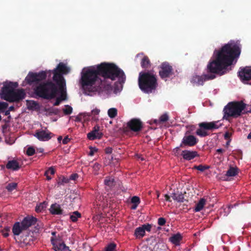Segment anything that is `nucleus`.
<instances>
[{
	"instance_id": "12",
	"label": "nucleus",
	"mask_w": 251,
	"mask_h": 251,
	"mask_svg": "<svg viewBox=\"0 0 251 251\" xmlns=\"http://www.w3.org/2000/svg\"><path fill=\"white\" fill-rule=\"evenodd\" d=\"M127 127L134 132H138L142 129L143 124L139 119H132L127 123Z\"/></svg>"
},
{
	"instance_id": "31",
	"label": "nucleus",
	"mask_w": 251,
	"mask_h": 251,
	"mask_svg": "<svg viewBox=\"0 0 251 251\" xmlns=\"http://www.w3.org/2000/svg\"><path fill=\"white\" fill-rule=\"evenodd\" d=\"M81 216V215L80 213H79L77 211H75L72 213L70 214V219L73 222H76L78 218H80Z\"/></svg>"
},
{
	"instance_id": "62",
	"label": "nucleus",
	"mask_w": 251,
	"mask_h": 251,
	"mask_svg": "<svg viewBox=\"0 0 251 251\" xmlns=\"http://www.w3.org/2000/svg\"><path fill=\"white\" fill-rule=\"evenodd\" d=\"M11 83H12V86H13L14 89V87H16L18 86V83L17 82H15V83L11 82Z\"/></svg>"
},
{
	"instance_id": "34",
	"label": "nucleus",
	"mask_w": 251,
	"mask_h": 251,
	"mask_svg": "<svg viewBox=\"0 0 251 251\" xmlns=\"http://www.w3.org/2000/svg\"><path fill=\"white\" fill-rule=\"evenodd\" d=\"M36 240V238L32 236H27L24 239V243L28 245H31L34 243V241Z\"/></svg>"
},
{
	"instance_id": "49",
	"label": "nucleus",
	"mask_w": 251,
	"mask_h": 251,
	"mask_svg": "<svg viewBox=\"0 0 251 251\" xmlns=\"http://www.w3.org/2000/svg\"><path fill=\"white\" fill-rule=\"evenodd\" d=\"M8 103L5 102H0V110L6 109L8 107Z\"/></svg>"
},
{
	"instance_id": "20",
	"label": "nucleus",
	"mask_w": 251,
	"mask_h": 251,
	"mask_svg": "<svg viewBox=\"0 0 251 251\" xmlns=\"http://www.w3.org/2000/svg\"><path fill=\"white\" fill-rule=\"evenodd\" d=\"M6 167L8 169L17 171L20 168V166L17 161L15 160H12L8 161L7 164L6 165Z\"/></svg>"
},
{
	"instance_id": "15",
	"label": "nucleus",
	"mask_w": 251,
	"mask_h": 251,
	"mask_svg": "<svg viewBox=\"0 0 251 251\" xmlns=\"http://www.w3.org/2000/svg\"><path fill=\"white\" fill-rule=\"evenodd\" d=\"M37 221V219L32 216H27L25 217L21 222V225L23 229H27L31 226L35 225Z\"/></svg>"
},
{
	"instance_id": "43",
	"label": "nucleus",
	"mask_w": 251,
	"mask_h": 251,
	"mask_svg": "<svg viewBox=\"0 0 251 251\" xmlns=\"http://www.w3.org/2000/svg\"><path fill=\"white\" fill-rule=\"evenodd\" d=\"M10 231L9 227H6L3 229L1 230V232L4 237H7L9 236L8 232Z\"/></svg>"
},
{
	"instance_id": "28",
	"label": "nucleus",
	"mask_w": 251,
	"mask_h": 251,
	"mask_svg": "<svg viewBox=\"0 0 251 251\" xmlns=\"http://www.w3.org/2000/svg\"><path fill=\"white\" fill-rule=\"evenodd\" d=\"M172 198L177 202H182L184 201V195L182 193H175L172 194Z\"/></svg>"
},
{
	"instance_id": "44",
	"label": "nucleus",
	"mask_w": 251,
	"mask_h": 251,
	"mask_svg": "<svg viewBox=\"0 0 251 251\" xmlns=\"http://www.w3.org/2000/svg\"><path fill=\"white\" fill-rule=\"evenodd\" d=\"M132 203L139 204L140 203V199L138 196H133L131 199Z\"/></svg>"
},
{
	"instance_id": "26",
	"label": "nucleus",
	"mask_w": 251,
	"mask_h": 251,
	"mask_svg": "<svg viewBox=\"0 0 251 251\" xmlns=\"http://www.w3.org/2000/svg\"><path fill=\"white\" fill-rule=\"evenodd\" d=\"M141 66L144 69H148L151 66V62L147 56H145L141 62Z\"/></svg>"
},
{
	"instance_id": "64",
	"label": "nucleus",
	"mask_w": 251,
	"mask_h": 251,
	"mask_svg": "<svg viewBox=\"0 0 251 251\" xmlns=\"http://www.w3.org/2000/svg\"><path fill=\"white\" fill-rule=\"evenodd\" d=\"M247 138L248 139H251V132L249 134V135H248L247 136Z\"/></svg>"
},
{
	"instance_id": "16",
	"label": "nucleus",
	"mask_w": 251,
	"mask_h": 251,
	"mask_svg": "<svg viewBox=\"0 0 251 251\" xmlns=\"http://www.w3.org/2000/svg\"><path fill=\"white\" fill-rule=\"evenodd\" d=\"M218 121H214L211 122H202L199 124L200 127L204 128L206 130H213L218 129L221 126V125L218 126L217 125Z\"/></svg>"
},
{
	"instance_id": "54",
	"label": "nucleus",
	"mask_w": 251,
	"mask_h": 251,
	"mask_svg": "<svg viewBox=\"0 0 251 251\" xmlns=\"http://www.w3.org/2000/svg\"><path fill=\"white\" fill-rule=\"evenodd\" d=\"M112 152V149L110 147H107L105 149V152L106 154H110Z\"/></svg>"
},
{
	"instance_id": "61",
	"label": "nucleus",
	"mask_w": 251,
	"mask_h": 251,
	"mask_svg": "<svg viewBox=\"0 0 251 251\" xmlns=\"http://www.w3.org/2000/svg\"><path fill=\"white\" fill-rule=\"evenodd\" d=\"M14 109H15V108H14V106H11L8 108V110L9 111H13V110H14Z\"/></svg>"
},
{
	"instance_id": "14",
	"label": "nucleus",
	"mask_w": 251,
	"mask_h": 251,
	"mask_svg": "<svg viewBox=\"0 0 251 251\" xmlns=\"http://www.w3.org/2000/svg\"><path fill=\"white\" fill-rule=\"evenodd\" d=\"M69 71V69L65 65V64L62 62L59 63L58 64L57 68L53 71V78L56 75H60L62 76H63V74H66L68 73Z\"/></svg>"
},
{
	"instance_id": "18",
	"label": "nucleus",
	"mask_w": 251,
	"mask_h": 251,
	"mask_svg": "<svg viewBox=\"0 0 251 251\" xmlns=\"http://www.w3.org/2000/svg\"><path fill=\"white\" fill-rule=\"evenodd\" d=\"M181 155L184 160L187 161H190L196 157L199 156V154L197 151L189 150L183 151L181 153Z\"/></svg>"
},
{
	"instance_id": "6",
	"label": "nucleus",
	"mask_w": 251,
	"mask_h": 251,
	"mask_svg": "<svg viewBox=\"0 0 251 251\" xmlns=\"http://www.w3.org/2000/svg\"><path fill=\"white\" fill-rule=\"evenodd\" d=\"M246 105L242 100L228 102L224 108L223 118L226 120H229L230 117L233 118L239 117L242 115Z\"/></svg>"
},
{
	"instance_id": "46",
	"label": "nucleus",
	"mask_w": 251,
	"mask_h": 251,
	"mask_svg": "<svg viewBox=\"0 0 251 251\" xmlns=\"http://www.w3.org/2000/svg\"><path fill=\"white\" fill-rule=\"evenodd\" d=\"M90 151L88 153L89 155L93 156L98 151V149L95 147H90Z\"/></svg>"
},
{
	"instance_id": "55",
	"label": "nucleus",
	"mask_w": 251,
	"mask_h": 251,
	"mask_svg": "<svg viewBox=\"0 0 251 251\" xmlns=\"http://www.w3.org/2000/svg\"><path fill=\"white\" fill-rule=\"evenodd\" d=\"M181 147H177L174 150V154L176 156H177L180 151V148Z\"/></svg>"
},
{
	"instance_id": "19",
	"label": "nucleus",
	"mask_w": 251,
	"mask_h": 251,
	"mask_svg": "<svg viewBox=\"0 0 251 251\" xmlns=\"http://www.w3.org/2000/svg\"><path fill=\"white\" fill-rule=\"evenodd\" d=\"M50 211L53 215H61L63 213V210L61 208L60 205L57 203L51 205Z\"/></svg>"
},
{
	"instance_id": "51",
	"label": "nucleus",
	"mask_w": 251,
	"mask_h": 251,
	"mask_svg": "<svg viewBox=\"0 0 251 251\" xmlns=\"http://www.w3.org/2000/svg\"><path fill=\"white\" fill-rule=\"evenodd\" d=\"M78 175L77 174H72L70 176L69 179L75 180L77 178H78Z\"/></svg>"
},
{
	"instance_id": "63",
	"label": "nucleus",
	"mask_w": 251,
	"mask_h": 251,
	"mask_svg": "<svg viewBox=\"0 0 251 251\" xmlns=\"http://www.w3.org/2000/svg\"><path fill=\"white\" fill-rule=\"evenodd\" d=\"M62 137L61 136H59L58 138H57V140L58 142H60V141L62 140Z\"/></svg>"
},
{
	"instance_id": "53",
	"label": "nucleus",
	"mask_w": 251,
	"mask_h": 251,
	"mask_svg": "<svg viewBox=\"0 0 251 251\" xmlns=\"http://www.w3.org/2000/svg\"><path fill=\"white\" fill-rule=\"evenodd\" d=\"M62 101L61 99L59 97L57 98L55 102L53 104L54 106H58L60 104V102Z\"/></svg>"
},
{
	"instance_id": "1",
	"label": "nucleus",
	"mask_w": 251,
	"mask_h": 251,
	"mask_svg": "<svg viewBox=\"0 0 251 251\" xmlns=\"http://www.w3.org/2000/svg\"><path fill=\"white\" fill-rule=\"evenodd\" d=\"M118 78L120 83L125 82L126 75L122 70L113 63L103 62L84 70L81 73L80 83L83 88L90 87L93 91L109 93L112 90L111 82Z\"/></svg>"
},
{
	"instance_id": "35",
	"label": "nucleus",
	"mask_w": 251,
	"mask_h": 251,
	"mask_svg": "<svg viewBox=\"0 0 251 251\" xmlns=\"http://www.w3.org/2000/svg\"><path fill=\"white\" fill-rule=\"evenodd\" d=\"M65 115H70L73 112V108L69 105H65V108L62 109Z\"/></svg>"
},
{
	"instance_id": "36",
	"label": "nucleus",
	"mask_w": 251,
	"mask_h": 251,
	"mask_svg": "<svg viewBox=\"0 0 251 251\" xmlns=\"http://www.w3.org/2000/svg\"><path fill=\"white\" fill-rule=\"evenodd\" d=\"M116 245L114 243L108 244L105 248L104 251H116Z\"/></svg>"
},
{
	"instance_id": "24",
	"label": "nucleus",
	"mask_w": 251,
	"mask_h": 251,
	"mask_svg": "<svg viewBox=\"0 0 251 251\" xmlns=\"http://www.w3.org/2000/svg\"><path fill=\"white\" fill-rule=\"evenodd\" d=\"M182 237L181 235L178 233L171 237L170 240L173 244L177 245L179 244V243L182 240Z\"/></svg>"
},
{
	"instance_id": "56",
	"label": "nucleus",
	"mask_w": 251,
	"mask_h": 251,
	"mask_svg": "<svg viewBox=\"0 0 251 251\" xmlns=\"http://www.w3.org/2000/svg\"><path fill=\"white\" fill-rule=\"evenodd\" d=\"M249 113H251V109H248L246 107V109L243 110L242 114H248Z\"/></svg>"
},
{
	"instance_id": "33",
	"label": "nucleus",
	"mask_w": 251,
	"mask_h": 251,
	"mask_svg": "<svg viewBox=\"0 0 251 251\" xmlns=\"http://www.w3.org/2000/svg\"><path fill=\"white\" fill-rule=\"evenodd\" d=\"M107 113L110 118H114L117 116L118 111L115 108H111L108 109Z\"/></svg>"
},
{
	"instance_id": "4",
	"label": "nucleus",
	"mask_w": 251,
	"mask_h": 251,
	"mask_svg": "<svg viewBox=\"0 0 251 251\" xmlns=\"http://www.w3.org/2000/svg\"><path fill=\"white\" fill-rule=\"evenodd\" d=\"M138 85L144 93L155 92L158 87L157 75L152 71L141 72L138 77Z\"/></svg>"
},
{
	"instance_id": "27",
	"label": "nucleus",
	"mask_w": 251,
	"mask_h": 251,
	"mask_svg": "<svg viewBox=\"0 0 251 251\" xmlns=\"http://www.w3.org/2000/svg\"><path fill=\"white\" fill-rule=\"evenodd\" d=\"M104 184L105 185L111 188L115 185L116 182L113 177L109 176L105 177L104 179Z\"/></svg>"
},
{
	"instance_id": "9",
	"label": "nucleus",
	"mask_w": 251,
	"mask_h": 251,
	"mask_svg": "<svg viewBox=\"0 0 251 251\" xmlns=\"http://www.w3.org/2000/svg\"><path fill=\"white\" fill-rule=\"evenodd\" d=\"M50 241L53 246V249L55 251H66L67 250L71 251L69 247L66 246L64 243L61 236L58 235L57 237H51Z\"/></svg>"
},
{
	"instance_id": "39",
	"label": "nucleus",
	"mask_w": 251,
	"mask_h": 251,
	"mask_svg": "<svg viewBox=\"0 0 251 251\" xmlns=\"http://www.w3.org/2000/svg\"><path fill=\"white\" fill-rule=\"evenodd\" d=\"M17 186V184L16 183H9L6 186V188L8 191L11 192L13 190H14V189H15L16 188Z\"/></svg>"
},
{
	"instance_id": "3",
	"label": "nucleus",
	"mask_w": 251,
	"mask_h": 251,
	"mask_svg": "<svg viewBox=\"0 0 251 251\" xmlns=\"http://www.w3.org/2000/svg\"><path fill=\"white\" fill-rule=\"evenodd\" d=\"M54 84L51 81L42 82L33 88L34 93L38 97L45 100H51L56 97L58 93L62 100L67 99L66 81L63 76L55 75L53 78Z\"/></svg>"
},
{
	"instance_id": "32",
	"label": "nucleus",
	"mask_w": 251,
	"mask_h": 251,
	"mask_svg": "<svg viewBox=\"0 0 251 251\" xmlns=\"http://www.w3.org/2000/svg\"><path fill=\"white\" fill-rule=\"evenodd\" d=\"M196 134L200 137H205L209 135V133L204 128L200 127L196 131Z\"/></svg>"
},
{
	"instance_id": "59",
	"label": "nucleus",
	"mask_w": 251,
	"mask_h": 251,
	"mask_svg": "<svg viewBox=\"0 0 251 251\" xmlns=\"http://www.w3.org/2000/svg\"><path fill=\"white\" fill-rule=\"evenodd\" d=\"M138 205L139 204L133 203L131 207V209H133V210L136 209L137 208V207Z\"/></svg>"
},
{
	"instance_id": "40",
	"label": "nucleus",
	"mask_w": 251,
	"mask_h": 251,
	"mask_svg": "<svg viewBox=\"0 0 251 251\" xmlns=\"http://www.w3.org/2000/svg\"><path fill=\"white\" fill-rule=\"evenodd\" d=\"M233 131L232 129H230V130L227 131L225 132L224 134V138L226 140H229V142H230L231 139L230 137L232 135Z\"/></svg>"
},
{
	"instance_id": "5",
	"label": "nucleus",
	"mask_w": 251,
	"mask_h": 251,
	"mask_svg": "<svg viewBox=\"0 0 251 251\" xmlns=\"http://www.w3.org/2000/svg\"><path fill=\"white\" fill-rule=\"evenodd\" d=\"M9 83L4 85L1 89L0 95L2 99L9 102H19L25 99V93L23 89L14 90Z\"/></svg>"
},
{
	"instance_id": "23",
	"label": "nucleus",
	"mask_w": 251,
	"mask_h": 251,
	"mask_svg": "<svg viewBox=\"0 0 251 251\" xmlns=\"http://www.w3.org/2000/svg\"><path fill=\"white\" fill-rule=\"evenodd\" d=\"M27 107L29 110H37L39 108V103L34 100H26Z\"/></svg>"
},
{
	"instance_id": "25",
	"label": "nucleus",
	"mask_w": 251,
	"mask_h": 251,
	"mask_svg": "<svg viewBox=\"0 0 251 251\" xmlns=\"http://www.w3.org/2000/svg\"><path fill=\"white\" fill-rule=\"evenodd\" d=\"M206 202V200L204 198L200 199L199 201L196 204L194 210L195 212H199L201 210Z\"/></svg>"
},
{
	"instance_id": "41",
	"label": "nucleus",
	"mask_w": 251,
	"mask_h": 251,
	"mask_svg": "<svg viewBox=\"0 0 251 251\" xmlns=\"http://www.w3.org/2000/svg\"><path fill=\"white\" fill-rule=\"evenodd\" d=\"M69 181V179L68 178L63 176L59 178L58 184L59 185H63L64 183H68Z\"/></svg>"
},
{
	"instance_id": "58",
	"label": "nucleus",
	"mask_w": 251,
	"mask_h": 251,
	"mask_svg": "<svg viewBox=\"0 0 251 251\" xmlns=\"http://www.w3.org/2000/svg\"><path fill=\"white\" fill-rule=\"evenodd\" d=\"M75 122H81V116H80V115L77 116L76 117V118H75Z\"/></svg>"
},
{
	"instance_id": "37",
	"label": "nucleus",
	"mask_w": 251,
	"mask_h": 251,
	"mask_svg": "<svg viewBox=\"0 0 251 251\" xmlns=\"http://www.w3.org/2000/svg\"><path fill=\"white\" fill-rule=\"evenodd\" d=\"M47 204L45 202L40 203L39 205H37L35 207V211L37 212H41L42 210L46 208Z\"/></svg>"
},
{
	"instance_id": "13",
	"label": "nucleus",
	"mask_w": 251,
	"mask_h": 251,
	"mask_svg": "<svg viewBox=\"0 0 251 251\" xmlns=\"http://www.w3.org/2000/svg\"><path fill=\"white\" fill-rule=\"evenodd\" d=\"M100 126L98 125L95 126L92 130L87 134V138L90 140H94L96 139H100L102 136V133L100 132Z\"/></svg>"
},
{
	"instance_id": "48",
	"label": "nucleus",
	"mask_w": 251,
	"mask_h": 251,
	"mask_svg": "<svg viewBox=\"0 0 251 251\" xmlns=\"http://www.w3.org/2000/svg\"><path fill=\"white\" fill-rule=\"evenodd\" d=\"M142 226L144 228L145 231L146 230L148 232H150L151 230V226L150 224H144Z\"/></svg>"
},
{
	"instance_id": "10",
	"label": "nucleus",
	"mask_w": 251,
	"mask_h": 251,
	"mask_svg": "<svg viewBox=\"0 0 251 251\" xmlns=\"http://www.w3.org/2000/svg\"><path fill=\"white\" fill-rule=\"evenodd\" d=\"M238 74V76L243 83L251 85V67L240 68Z\"/></svg>"
},
{
	"instance_id": "29",
	"label": "nucleus",
	"mask_w": 251,
	"mask_h": 251,
	"mask_svg": "<svg viewBox=\"0 0 251 251\" xmlns=\"http://www.w3.org/2000/svg\"><path fill=\"white\" fill-rule=\"evenodd\" d=\"M238 174V169L237 168L230 167L227 171L226 174L227 176H234Z\"/></svg>"
},
{
	"instance_id": "47",
	"label": "nucleus",
	"mask_w": 251,
	"mask_h": 251,
	"mask_svg": "<svg viewBox=\"0 0 251 251\" xmlns=\"http://www.w3.org/2000/svg\"><path fill=\"white\" fill-rule=\"evenodd\" d=\"M48 111L50 113L53 114L54 115H57L58 114L59 110L57 108H50L49 109Z\"/></svg>"
},
{
	"instance_id": "52",
	"label": "nucleus",
	"mask_w": 251,
	"mask_h": 251,
	"mask_svg": "<svg viewBox=\"0 0 251 251\" xmlns=\"http://www.w3.org/2000/svg\"><path fill=\"white\" fill-rule=\"evenodd\" d=\"M70 140V138H69L68 135H67L62 140V143L64 145L67 144Z\"/></svg>"
},
{
	"instance_id": "30",
	"label": "nucleus",
	"mask_w": 251,
	"mask_h": 251,
	"mask_svg": "<svg viewBox=\"0 0 251 251\" xmlns=\"http://www.w3.org/2000/svg\"><path fill=\"white\" fill-rule=\"evenodd\" d=\"M168 120H169L168 115H167V114L165 113V114L162 115L160 117L159 119L158 120H155L154 121V122L156 124H162V123L167 122V121H168Z\"/></svg>"
},
{
	"instance_id": "50",
	"label": "nucleus",
	"mask_w": 251,
	"mask_h": 251,
	"mask_svg": "<svg viewBox=\"0 0 251 251\" xmlns=\"http://www.w3.org/2000/svg\"><path fill=\"white\" fill-rule=\"evenodd\" d=\"M55 173V170L52 167H50L49 169L46 171L45 173V175H47V174H50V175H53Z\"/></svg>"
},
{
	"instance_id": "60",
	"label": "nucleus",
	"mask_w": 251,
	"mask_h": 251,
	"mask_svg": "<svg viewBox=\"0 0 251 251\" xmlns=\"http://www.w3.org/2000/svg\"><path fill=\"white\" fill-rule=\"evenodd\" d=\"M224 151V150L222 149H218L216 151L218 152V153H222L223 152V151Z\"/></svg>"
},
{
	"instance_id": "21",
	"label": "nucleus",
	"mask_w": 251,
	"mask_h": 251,
	"mask_svg": "<svg viewBox=\"0 0 251 251\" xmlns=\"http://www.w3.org/2000/svg\"><path fill=\"white\" fill-rule=\"evenodd\" d=\"M24 230V229H23V226L19 222H16L12 228V232L15 235H20L22 231Z\"/></svg>"
},
{
	"instance_id": "7",
	"label": "nucleus",
	"mask_w": 251,
	"mask_h": 251,
	"mask_svg": "<svg viewBox=\"0 0 251 251\" xmlns=\"http://www.w3.org/2000/svg\"><path fill=\"white\" fill-rule=\"evenodd\" d=\"M47 76L46 71H41L39 73L29 72L25 77V81L29 84L35 83H38L39 82L45 80Z\"/></svg>"
},
{
	"instance_id": "8",
	"label": "nucleus",
	"mask_w": 251,
	"mask_h": 251,
	"mask_svg": "<svg viewBox=\"0 0 251 251\" xmlns=\"http://www.w3.org/2000/svg\"><path fill=\"white\" fill-rule=\"evenodd\" d=\"M190 133L191 132L189 130L185 132L180 144L181 148L193 147L198 143V139L195 136L190 134Z\"/></svg>"
},
{
	"instance_id": "22",
	"label": "nucleus",
	"mask_w": 251,
	"mask_h": 251,
	"mask_svg": "<svg viewBox=\"0 0 251 251\" xmlns=\"http://www.w3.org/2000/svg\"><path fill=\"white\" fill-rule=\"evenodd\" d=\"M145 235V232L142 226L137 227L134 231V236L136 238L141 239Z\"/></svg>"
},
{
	"instance_id": "38",
	"label": "nucleus",
	"mask_w": 251,
	"mask_h": 251,
	"mask_svg": "<svg viewBox=\"0 0 251 251\" xmlns=\"http://www.w3.org/2000/svg\"><path fill=\"white\" fill-rule=\"evenodd\" d=\"M194 168L201 172H203L205 170L209 169L210 166L207 165H200L194 166Z\"/></svg>"
},
{
	"instance_id": "2",
	"label": "nucleus",
	"mask_w": 251,
	"mask_h": 251,
	"mask_svg": "<svg viewBox=\"0 0 251 251\" xmlns=\"http://www.w3.org/2000/svg\"><path fill=\"white\" fill-rule=\"evenodd\" d=\"M241 47L239 43L231 41L223 46L220 50H215V59L210 60L207 66V72L209 74L194 76L191 82L197 85H202L205 81L214 79L216 75H223L224 70L231 65L234 59L239 57Z\"/></svg>"
},
{
	"instance_id": "17",
	"label": "nucleus",
	"mask_w": 251,
	"mask_h": 251,
	"mask_svg": "<svg viewBox=\"0 0 251 251\" xmlns=\"http://www.w3.org/2000/svg\"><path fill=\"white\" fill-rule=\"evenodd\" d=\"M52 133L48 131L45 130H37L34 136L36 137L40 141H45L49 140L51 138Z\"/></svg>"
},
{
	"instance_id": "45",
	"label": "nucleus",
	"mask_w": 251,
	"mask_h": 251,
	"mask_svg": "<svg viewBox=\"0 0 251 251\" xmlns=\"http://www.w3.org/2000/svg\"><path fill=\"white\" fill-rule=\"evenodd\" d=\"M166 220L164 218L160 217L158 219V224L160 226H163L165 225Z\"/></svg>"
},
{
	"instance_id": "11",
	"label": "nucleus",
	"mask_w": 251,
	"mask_h": 251,
	"mask_svg": "<svg viewBox=\"0 0 251 251\" xmlns=\"http://www.w3.org/2000/svg\"><path fill=\"white\" fill-rule=\"evenodd\" d=\"M159 75L162 79L170 77L173 74V68L167 62H163L160 66Z\"/></svg>"
},
{
	"instance_id": "57",
	"label": "nucleus",
	"mask_w": 251,
	"mask_h": 251,
	"mask_svg": "<svg viewBox=\"0 0 251 251\" xmlns=\"http://www.w3.org/2000/svg\"><path fill=\"white\" fill-rule=\"evenodd\" d=\"M164 197H165V200L166 201H167L169 202H171V200L170 199V197L168 195L166 194V195H165Z\"/></svg>"
},
{
	"instance_id": "42",
	"label": "nucleus",
	"mask_w": 251,
	"mask_h": 251,
	"mask_svg": "<svg viewBox=\"0 0 251 251\" xmlns=\"http://www.w3.org/2000/svg\"><path fill=\"white\" fill-rule=\"evenodd\" d=\"M35 153V149L32 147H30L27 148L26 153L28 156H32Z\"/></svg>"
}]
</instances>
